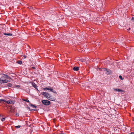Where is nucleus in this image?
Instances as JSON below:
<instances>
[{
    "mask_svg": "<svg viewBox=\"0 0 134 134\" xmlns=\"http://www.w3.org/2000/svg\"><path fill=\"white\" fill-rule=\"evenodd\" d=\"M41 94L44 95L48 99L51 101H54L55 100L54 98L49 94L45 92H42Z\"/></svg>",
    "mask_w": 134,
    "mask_h": 134,
    "instance_id": "1",
    "label": "nucleus"
},
{
    "mask_svg": "<svg viewBox=\"0 0 134 134\" xmlns=\"http://www.w3.org/2000/svg\"><path fill=\"white\" fill-rule=\"evenodd\" d=\"M42 102L43 104L47 105H49L51 103L49 101L46 100H42Z\"/></svg>",
    "mask_w": 134,
    "mask_h": 134,
    "instance_id": "2",
    "label": "nucleus"
},
{
    "mask_svg": "<svg viewBox=\"0 0 134 134\" xmlns=\"http://www.w3.org/2000/svg\"><path fill=\"white\" fill-rule=\"evenodd\" d=\"M104 70H106L107 71V74L108 75H110L112 73V72L111 71V70L109 69H107L106 68H104Z\"/></svg>",
    "mask_w": 134,
    "mask_h": 134,
    "instance_id": "3",
    "label": "nucleus"
},
{
    "mask_svg": "<svg viewBox=\"0 0 134 134\" xmlns=\"http://www.w3.org/2000/svg\"><path fill=\"white\" fill-rule=\"evenodd\" d=\"M10 110V112L11 113H13L15 111V108L14 107H11Z\"/></svg>",
    "mask_w": 134,
    "mask_h": 134,
    "instance_id": "4",
    "label": "nucleus"
},
{
    "mask_svg": "<svg viewBox=\"0 0 134 134\" xmlns=\"http://www.w3.org/2000/svg\"><path fill=\"white\" fill-rule=\"evenodd\" d=\"M2 75L3 76H2V78H3V79L4 78H9L8 76V75H6L4 74H3Z\"/></svg>",
    "mask_w": 134,
    "mask_h": 134,
    "instance_id": "5",
    "label": "nucleus"
},
{
    "mask_svg": "<svg viewBox=\"0 0 134 134\" xmlns=\"http://www.w3.org/2000/svg\"><path fill=\"white\" fill-rule=\"evenodd\" d=\"M79 69V68L78 67H75L73 68V70L74 71H77Z\"/></svg>",
    "mask_w": 134,
    "mask_h": 134,
    "instance_id": "6",
    "label": "nucleus"
},
{
    "mask_svg": "<svg viewBox=\"0 0 134 134\" xmlns=\"http://www.w3.org/2000/svg\"><path fill=\"white\" fill-rule=\"evenodd\" d=\"M3 78H2L1 77L0 78V83H4V80H3Z\"/></svg>",
    "mask_w": 134,
    "mask_h": 134,
    "instance_id": "7",
    "label": "nucleus"
},
{
    "mask_svg": "<svg viewBox=\"0 0 134 134\" xmlns=\"http://www.w3.org/2000/svg\"><path fill=\"white\" fill-rule=\"evenodd\" d=\"M5 102H6L8 104H11L13 102L11 100L8 101H5Z\"/></svg>",
    "mask_w": 134,
    "mask_h": 134,
    "instance_id": "8",
    "label": "nucleus"
},
{
    "mask_svg": "<svg viewBox=\"0 0 134 134\" xmlns=\"http://www.w3.org/2000/svg\"><path fill=\"white\" fill-rule=\"evenodd\" d=\"M4 35H7V36H12V34L11 33H3Z\"/></svg>",
    "mask_w": 134,
    "mask_h": 134,
    "instance_id": "9",
    "label": "nucleus"
},
{
    "mask_svg": "<svg viewBox=\"0 0 134 134\" xmlns=\"http://www.w3.org/2000/svg\"><path fill=\"white\" fill-rule=\"evenodd\" d=\"M32 85L35 88H36L37 86L36 84H35V83L34 82H33L32 83Z\"/></svg>",
    "mask_w": 134,
    "mask_h": 134,
    "instance_id": "10",
    "label": "nucleus"
},
{
    "mask_svg": "<svg viewBox=\"0 0 134 134\" xmlns=\"http://www.w3.org/2000/svg\"><path fill=\"white\" fill-rule=\"evenodd\" d=\"M113 90H114V91H117V92H119V88H114L113 89Z\"/></svg>",
    "mask_w": 134,
    "mask_h": 134,
    "instance_id": "11",
    "label": "nucleus"
},
{
    "mask_svg": "<svg viewBox=\"0 0 134 134\" xmlns=\"http://www.w3.org/2000/svg\"><path fill=\"white\" fill-rule=\"evenodd\" d=\"M7 86L9 87H11L12 86V84L10 83H8L7 84Z\"/></svg>",
    "mask_w": 134,
    "mask_h": 134,
    "instance_id": "12",
    "label": "nucleus"
},
{
    "mask_svg": "<svg viewBox=\"0 0 134 134\" xmlns=\"http://www.w3.org/2000/svg\"><path fill=\"white\" fill-rule=\"evenodd\" d=\"M49 90H50V91H51L52 92H54L55 93H56V92H54V91H53V89L49 88Z\"/></svg>",
    "mask_w": 134,
    "mask_h": 134,
    "instance_id": "13",
    "label": "nucleus"
},
{
    "mask_svg": "<svg viewBox=\"0 0 134 134\" xmlns=\"http://www.w3.org/2000/svg\"><path fill=\"white\" fill-rule=\"evenodd\" d=\"M102 17H100L99 18L97 19L99 21H100L102 20Z\"/></svg>",
    "mask_w": 134,
    "mask_h": 134,
    "instance_id": "14",
    "label": "nucleus"
},
{
    "mask_svg": "<svg viewBox=\"0 0 134 134\" xmlns=\"http://www.w3.org/2000/svg\"><path fill=\"white\" fill-rule=\"evenodd\" d=\"M17 63L20 64H22V62L21 61H19L17 62Z\"/></svg>",
    "mask_w": 134,
    "mask_h": 134,
    "instance_id": "15",
    "label": "nucleus"
},
{
    "mask_svg": "<svg viewBox=\"0 0 134 134\" xmlns=\"http://www.w3.org/2000/svg\"><path fill=\"white\" fill-rule=\"evenodd\" d=\"M4 83H7V82H8L9 81L7 79H5V80H4Z\"/></svg>",
    "mask_w": 134,
    "mask_h": 134,
    "instance_id": "16",
    "label": "nucleus"
},
{
    "mask_svg": "<svg viewBox=\"0 0 134 134\" xmlns=\"http://www.w3.org/2000/svg\"><path fill=\"white\" fill-rule=\"evenodd\" d=\"M43 90H49V88H43Z\"/></svg>",
    "mask_w": 134,
    "mask_h": 134,
    "instance_id": "17",
    "label": "nucleus"
},
{
    "mask_svg": "<svg viewBox=\"0 0 134 134\" xmlns=\"http://www.w3.org/2000/svg\"><path fill=\"white\" fill-rule=\"evenodd\" d=\"M23 100L24 101L27 102H28V103L29 102V101L28 99H23Z\"/></svg>",
    "mask_w": 134,
    "mask_h": 134,
    "instance_id": "18",
    "label": "nucleus"
},
{
    "mask_svg": "<svg viewBox=\"0 0 134 134\" xmlns=\"http://www.w3.org/2000/svg\"><path fill=\"white\" fill-rule=\"evenodd\" d=\"M20 127H21L20 126L18 125V126H15V127L16 128L18 129V128H20Z\"/></svg>",
    "mask_w": 134,
    "mask_h": 134,
    "instance_id": "19",
    "label": "nucleus"
},
{
    "mask_svg": "<svg viewBox=\"0 0 134 134\" xmlns=\"http://www.w3.org/2000/svg\"><path fill=\"white\" fill-rule=\"evenodd\" d=\"M113 13L114 14H116V13L117 12L115 10H113Z\"/></svg>",
    "mask_w": 134,
    "mask_h": 134,
    "instance_id": "20",
    "label": "nucleus"
},
{
    "mask_svg": "<svg viewBox=\"0 0 134 134\" xmlns=\"http://www.w3.org/2000/svg\"><path fill=\"white\" fill-rule=\"evenodd\" d=\"M125 91L124 90H121V89H119V92H124Z\"/></svg>",
    "mask_w": 134,
    "mask_h": 134,
    "instance_id": "21",
    "label": "nucleus"
},
{
    "mask_svg": "<svg viewBox=\"0 0 134 134\" xmlns=\"http://www.w3.org/2000/svg\"><path fill=\"white\" fill-rule=\"evenodd\" d=\"M5 102V100L4 99H0V102Z\"/></svg>",
    "mask_w": 134,
    "mask_h": 134,
    "instance_id": "22",
    "label": "nucleus"
},
{
    "mask_svg": "<svg viewBox=\"0 0 134 134\" xmlns=\"http://www.w3.org/2000/svg\"><path fill=\"white\" fill-rule=\"evenodd\" d=\"M31 106L33 107L34 108H36V106L34 105H31Z\"/></svg>",
    "mask_w": 134,
    "mask_h": 134,
    "instance_id": "23",
    "label": "nucleus"
},
{
    "mask_svg": "<svg viewBox=\"0 0 134 134\" xmlns=\"http://www.w3.org/2000/svg\"><path fill=\"white\" fill-rule=\"evenodd\" d=\"M119 78L121 80H123V79H122V76H121V75L119 76Z\"/></svg>",
    "mask_w": 134,
    "mask_h": 134,
    "instance_id": "24",
    "label": "nucleus"
},
{
    "mask_svg": "<svg viewBox=\"0 0 134 134\" xmlns=\"http://www.w3.org/2000/svg\"><path fill=\"white\" fill-rule=\"evenodd\" d=\"M5 119L4 118H3L1 119V120L2 121H3L5 120Z\"/></svg>",
    "mask_w": 134,
    "mask_h": 134,
    "instance_id": "25",
    "label": "nucleus"
},
{
    "mask_svg": "<svg viewBox=\"0 0 134 134\" xmlns=\"http://www.w3.org/2000/svg\"><path fill=\"white\" fill-rule=\"evenodd\" d=\"M15 86L17 87H20V86L19 85H16Z\"/></svg>",
    "mask_w": 134,
    "mask_h": 134,
    "instance_id": "26",
    "label": "nucleus"
},
{
    "mask_svg": "<svg viewBox=\"0 0 134 134\" xmlns=\"http://www.w3.org/2000/svg\"><path fill=\"white\" fill-rule=\"evenodd\" d=\"M16 115L17 116H19V115L18 113H16Z\"/></svg>",
    "mask_w": 134,
    "mask_h": 134,
    "instance_id": "27",
    "label": "nucleus"
},
{
    "mask_svg": "<svg viewBox=\"0 0 134 134\" xmlns=\"http://www.w3.org/2000/svg\"><path fill=\"white\" fill-rule=\"evenodd\" d=\"M131 49V50H133L134 49H133V48H130V49Z\"/></svg>",
    "mask_w": 134,
    "mask_h": 134,
    "instance_id": "28",
    "label": "nucleus"
},
{
    "mask_svg": "<svg viewBox=\"0 0 134 134\" xmlns=\"http://www.w3.org/2000/svg\"><path fill=\"white\" fill-rule=\"evenodd\" d=\"M134 20V18L133 17H132L131 19V20Z\"/></svg>",
    "mask_w": 134,
    "mask_h": 134,
    "instance_id": "29",
    "label": "nucleus"
},
{
    "mask_svg": "<svg viewBox=\"0 0 134 134\" xmlns=\"http://www.w3.org/2000/svg\"><path fill=\"white\" fill-rule=\"evenodd\" d=\"M23 57H24V59H25L26 58V56L25 55H24L23 56Z\"/></svg>",
    "mask_w": 134,
    "mask_h": 134,
    "instance_id": "30",
    "label": "nucleus"
},
{
    "mask_svg": "<svg viewBox=\"0 0 134 134\" xmlns=\"http://www.w3.org/2000/svg\"><path fill=\"white\" fill-rule=\"evenodd\" d=\"M32 68H33V69H35V67H34L33 66V67H32Z\"/></svg>",
    "mask_w": 134,
    "mask_h": 134,
    "instance_id": "31",
    "label": "nucleus"
},
{
    "mask_svg": "<svg viewBox=\"0 0 134 134\" xmlns=\"http://www.w3.org/2000/svg\"><path fill=\"white\" fill-rule=\"evenodd\" d=\"M36 89V90L38 91H39V90H38V89L37 88V87H36V88H35Z\"/></svg>",
    "mask_w": 134,
    "mask_h": 134,
    "instance_id": "32",
    "label": "nucleus"
},
{
    "mask_svg": "<svg viewBox=\"0 0 134 134\" xmlns=\"http://www.w3.org/2000/svg\"><path fill=\"white\" fill-rule=\"evenodd\" d=\"M30 8H31V9H33V7L31 8V7H30Z\"/></svg>",
    "mask_w": 134,
    "mask_h": 134,
    "instance_id": "33",
    "label": "nucleus"
},
{
    "mask_svg": "<svg viewBox=\"0 0 134 134\" xmlns=\"http://www.w3.org/2000/svg\"><path fill=\"white\" fill-rule=\"evenodd\" d=\"M130 30V28H129V29L128 30Z\"/></svg>",
    "mask_w": 134,
    "mask_h": 134,
    "instance_id": "34",
    "label": "nucleus"
},
{
    "mask_svg": "<svg viewBox=\"0 0 134 134\" xmlns=\"http://www.w3.org/2000/svg\"><path fill=\"white\" fill-rule=\"evenodd\" d=\"M111 41V42H112L113 41H114V40H112Z\"/></svg>",
    "mask_w": 134,
    "mask_h": 134,
    "instance_id": "35",
    "label": "nucleus"
},
{
    "mask_svg": "<svg viewBox=\"0 0 134 134\" xmlns=\"http://www.w3.org/2000/svg\"><path fill=\"white\" fill-rule=\"evenodd\" d=\"M81 61L82 62H84V61L83 60H81Z\"/></svg>",
    "mask_w": 134,
    "mask_h": 134,
    "instance_id": "36",
    "label": "nucleus"
}]
</instances>
